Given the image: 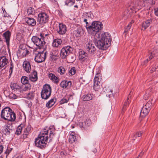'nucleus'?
Listing matches in <instances>:
<instances>
[{"label": "nucleus", "instance_id": "a878e982", "mask_svg": "<svg viewBox=\"0 0 158 158\" xmlns=\"http://www.w3.org/2000/svg\"><path fill=\"white\" fill-rule=\"evenodd\" d=\"M24 127V124H22L18 126L15 132V134L17 135L21 134L22 130H23Z\"/></svg>", "mask_w": 158, "mask_h": 158}, {"label": "nucleus", "instance_id": "4468645a", "mask_svg": "<svg viewBox=\"0 0 158 158\" xmlns=\"http://www.w3.org/2000/svg\"><path fill=\"white\" fill-rule=\"evenodd\" d=\"M72 85V82L70 81H63L60 84L61 87L63 88H69Z\"/></svg>", "mask_w": 158, "mask_h": 158}, {"label": "nucleus", "instance_id": "cd10ccee", "mask_svg": "<svg viewBox=\"0 0 158 158\" xmlns=\"http://www.w3.org/2000/svg\"><path fill=\"white\" fill-rule=\"evenodd\" d=\"M56 102V99L53 98L49 101L46 104V106L49 108L52 107L55 103Z\"/></svg>", "mask_w": 158, "mask_h": 158}, {"label": "nucleus", "instance_id": "20e7f679", "mask_svg": "<svg viewBox=\"0 0 158 158\" xmlns=\"http://www.w3.org/2000/svg\"><path fill=\"white\" fill-rule=\"evenodd\" d=\"M99 31L95 32V39H100L103 41L106 45H108L109 47L110 46L111 41V36L110 34L107 32L104 33H99Z\"/></svg>", "mask_w": 158, "mask_h": 158}, {"label": "nucleus", "instance_id": "a18cd8bd", "mask_svg": "<svg viewBox=\"0 0 158 158\" xmlns=\"http://www.w3.org/2000/svg\"><path fill=\"white\" fill-rule=\"evenodd\" d=\"M131 93V92L130 93ZM131 93H130L129 95H128L127 100L125 101L124 102V106L123 107V109L125 107L127 106L128 104L129 103L130 101L129 100V98H131Z\"/></svg>", "mask_w": 158, "mask_h": 158}, {"label": "nucleus", "instance_id": "f8f14e48", "mask_svg": "<svg viewBox=\"0 0 158 158\" xmlns=\"http://www.w3.org/2000/svg\"><path fill=\"white\" fill-rule=\"evenodd\" d=\"M56 31L60 35H63L67 31L66 25L62 23H59L58 27L56 29Z\"/></svg>", "mask_w": 158, "mask_h": 158}, {"label": "nucleus", "instance_id": "bb28decb", "mask_svg": "<svg viewBox=\"0 0 158 158\" xmlns=\"http://www.w3.org/2000/svg\"><path fill=\"white\" fill-rule=\"evenodd\" d=\"M152 22V19H148L144 22L142 24L143 27L144 28V29H145L149 26Z\"/></svg>", "mask_w": 158, "mask_h": 158}, {"label": "nucleus", "instance_id": "7c9ffc66", "mask_svg": "<svg viewBox=\"0 0 158 158\" xmlns=\"http://www.w3.org/2000/svg\"><path fill=\"white\" fill-rule=\"evenodd\" d=\"M57 72L61 75H62L65 73L66 69L63 66H61L58 68Z\"/></svg>", "mask_w": 158, "mask_h": 158}, {"label": "nucleus", "instance_id": "c9c22d12", "mask_svg": "<svg viewBox=\"0 0 158 158\" xmlns=\"http://www.w3.org/2000/svg\"><path fill=\"white\" fill-rule=\"evenodd\" d=\"M26 94L27 98L30 99H33L35 95V94L33 92H31L29 93H26Z\"/></svg>", "mask_w": 158, "mask_h": 158}, {"label": "nucleus", "instance_id": "4d7b16f0", "mask_svg": "<svg viewBox=\"0 0 158 158\" xmlns=\"http://www.w3.org/2000/svg\"><path fill=\"white\" fill-rule=\"evenodd\" d=\"M156 68L155 67H153L150 70V72L151 73H153L154 71H156Z\"/></svg>", "mask_w": 158, "mask_h": 158}, {"label": "nucleus", "instance_id": "0eeeda50", "mask_svg": "<svg viewBox=\"0 0 158 158\" xmlns=\"http://www.w3.org/2000/svg\"><path fill=\"white\" fill-rule=\"evenodd\" d=\"M46 51H43L39 52L37 54L35 53V60L37 63H41L44 61L46 57Z\"/></svg>", "mask_w": 158, "mask_h": 158}, {"label": "nucleus", "instance_id": "6ab92c4d", "mask_svg": "<svg viewBox=\"0 0 158 158\" xmlns=\"http://www.w3.org/2000/svg\"><path fill=\"white\" fill-rule=\"evenodd\" d=\"M26 23L29 26H34L35 25V20L32 18H27L25 20Z\"/></svg>", "mask_w": 158, "mask_h": 158}, {"label": "nucleus", "instance_id": "f03ea898", "mask_svg": "<svg viewBox=\"0 0 158 158\" xmlns=\"http://www.w3.org/2000/svg\"><path fill=\"white\" fill-rule=\"evenodd\" d=\"M88 20V19H85L84 22L85 23V27L89 33L94 34L95 32L98 31L102 28L103 24L101 22L94 21L91 25H89L87 22Z\"/></svg>", "mask_w": 158, "mask_h": 158}, {"label": "nucleus", "instance_id": "f257e3e1", "mask_svg": "<svg viewBox=\"0 0 158 158\" xmlns=\"http://www.w3.org/2000/svg\"><path fill=\"white\" fill-rule=\"evenodd\" d=\"M53 129L50 127L44 128L40 132L38 137L35 139V145L41 149L44 148L46 147L49 138L50 141L53 138L55 134Z\"/></svg>", "mask_w": 158, "mask_h": 158}, {"label": "nucleus", "instance_id": "f3484780", "mask_svg": "<svg viewBox=\"0 0 158 158\" xmlns=\"http://www.w3.org/2000/svg\"><path fill=\"white\" fill-rule=\"evenodd\" d=\"M62 43V41L60 39L57 38L54 39L52 43V46L54 47L57 48L61 45Z\"/></svg>", "mask_w": 158, "mask_h": 158}, {"label": "nucleus", "instance_id": "338daca9", "mask_svg": "<svg viewBox=\"0 0 158 158\" xmlns=\"http://www.w3.org/2000/svg\"><path fill=\"white\" fill-rule=\"evenodd\" d=\"M134 21L133 20H132L129 24H130V25L131 26V24L134 23Z\"/></svg>", "mask_w": 158, "mask_h": 158}, {"label": "nucleus", "instance_id": "a19ab883", "mask_svg": "<svg viewBox=\"0 0 158 158\" xmlns=\"http://www.w3.org/2000/svg\"><path fill=\"white\" fill-rule=\"evenodd\" d=\"M76 72V68L74 67L72 68L69 71V73L70 76H72L74 75Z\"/></svg>", "mask_w": 158, "mask_h": 158}, {"label": "nucleus", "instance_id": "c756f323", "mask_svg": "<svg viewBox=\"0 0 158 158\" xmlns=\"http://www.w3.org/2000/svg\"><path fill=\"white\" fill-rule=\"evenodd\" d=\"M93 97V94H87L84 95L82 97V98L84 101H89L92 100Z\"/></svg>", "mask_w": 158, "mask_h": 158}, {"label": "nucleus", "instance_id": "4be33fe9", "mask_svg": "<svg viewBox=\"0 0 158 158\" xmlns=\"http://www.w3.org/2000/svg\"><path fill=\"white\" fill-rule=\"evenodd\" d=\"M83 29L81 27H79L74 31L73 33L76 36L78 37L81 36V33Z\"/></svg>", "mask_w": 158, "mask_h": 158}, {"label": "nucleus", "instance_id": "09e8293b", "mask_svg": "<svg viewBox=\"0 0 158 158\" xmlns=\"http://www.w3.org/2000/svg\"><path fill=\"white\" fill-rule=\"evenodd\" d=\"M131 27V25L130 24H128L125 28L124 32L126 34L127 33L128 31L130 29Z\"/></svg>", "mask_w": 158, "mask_h": 158}, {"label": "nucleus", "instance_id": "9d476101", "mask_svg": "<svg viewBox=\"0 0 158 158\" xmlns=\"http://www.w3.org/2000/svg\"><path fill=\"white\" fill-rule=\"evenodd\" d=\"M85 47L87 51L90 54L93 55L96 53V49L94 44L92 42H88Z\"/></svg>", "mask_w": 158, "mask_h": 158}, {"label": "nucleus", "instance_id": "8fccbe9b", "mask_svg": "<svg viewBox=\"0 0 158 158\" xmlns=\"http://www.w3.org/2000/svg\"><path fill=\"white\" fill-rule=\"evenodd\" d=\"M68 101L69 99L67 100L64 98H63L60 101V103L61 104H62L65 103H67L68 102Z\"/></svg>", "mask_w": 158, "mask_h": 158}, {"label": "nucleus", "instance_id": "69168bd1", "mask_svg": "<svg viewBox=\"0 0 158 158\" xmlns=\"http://www.w3.org/2000/svg\"><path fill=\"white\" fill-rule=\"evenodd\" d=\"M149 60H149V58H147L146 59V60H145L144 61V64H145L146 63H147L148 62V61H149Z\"/></svg>", "mask_w": 158, "mask_h": 158}, {"label": "nucleus", "instance_id": "5fc2aeb1", "mask_svg": "<svg viewBox=\"0 0 158 158\" xmlns=\"http://www.w3.org/2000/svg\"><path fill=\"white\" fill-rule=\"evenodd\" d=\"M69 136H76L75 133L74 131H70L69 132Z\"/></svg>", "mask_w": 158, "mask_h": 158}, {"label": "nucleus", "instance_id": "13d9d810", "mask_svg": "<svg viewBox=\"0 0 158 158\" xmlns=\"http://www.w3.org/2000/svg\"><path fill=\"white\" fill-rule=\"evenodd\" d=\"M155 14L156 16H158V9H155Z\"/></svg>", "mask_w": 158, "mask_h": 158}, {"label": "nucleus", "instance_id": "c03bdc74", "mask_svg": "<svg viewBox=\"0 0 158 158\" xmlns=\"http://www.w3.org/2000/svg\"><path fill=\"white\" fill-rule=\"evenodd\" d=\"M84 127L87 128L91 124V121L89 119H86V121L84 122Z\"/></svg>", "mask_w": 158, "mask_h": 158}, {"label": "nucleus", "instance_id": "b1692460", "mask_svg": "<svg viewBox=\"0 0 158 158\" xmlns=\"http://www.w3.org/2000/svg\"><path fill=\"white\" fill-rule=\"evenodd\" d=\"M48 77L51 80L53 81L55 83H58V78L54 74L52 73H49L48 74Z\"/></svg>", "mask_w": 158, "mask_h": 158}, {"label": "nucleus", "instance_id": "58836bf2", "mask_svg": "<svg viewBox=\"0 0 158 158\" xmlns=\"http://www.w3.org/2000/svg\"><path fill=\"white\" fill-rule=\"evenodd\" d=\"M75 3V1L71 0H66L65 2V5L70 6H73Z\"/></svg>", "mask_w": 158, "mask_h": 158}, {"label": "nucleus", "instance_id": "864d4df0", "mask_svg": "<svg viewBox=\"0 0 158 158\" xmlns=\"http://www.w3.org/2000/svg\"><path fill=\"white\" fill-rule=\"evenodd\" d=\"M79 127L81 128H85L86 127H84V123L83 122H81L79 124Z\"/></svg>", "mask_w": 158, "mask_h": 158}, {"label": "nucleus", "instance_id": "7ed1b4c3", "mask_svg": "<svg viewBox=\"0 0 158 158\" xmlns=\"http://www.w3.org/2000/svg\"><path fill=\"white\" fill-rule=\"evenodd\" d=\"M0 116L1 118L8 121H14L16 119L15 114L9 107H5L2 110Z\"/></svg>", "mask_w": 158, "mask_h": 158}, {"label": "nucleus", "instance_id": "79ce46f5", "mask_svg": "<svg viewBox=\"0 0 158 158\" xmlns=\"http://www.w3.org/2000/svg\"><path fill=\"white\" fill-rule=\"evenodd\" d=\"M77 139L76 136H69V142L72 143L77 141Z\"/></svg>", "mask_w": 158, "mask_h": 158}, {"label": "nucleus", "instance_id": "393cba45", "mask_svg": "<svg viewBox=\"0 0 158 158\" xmlns=\"http://www.w3.org/2000/svg\"><path fill=\"white\" fill-rule=\"evenodd\" d=\"M101 85L100 83L94 82L93 89L96 91H99L102 89Z\"/></svg>", "mask_w": 158, "mask_h": 158}, {"label": "nucleus", "instance_id": "603ef678", "mask_svg": "<svg viewBox=\"0 0 158 158\" xmlns=\"http://www.w3.org/2000/svg\"><path fill=\"white\" fill-rule=\"evenodd\" d=\"M143 133V132L141 131H139L136 132V133H134V135L135 136V135H137V136L138 137H139L141 136Z\"/></svg>", "mask_w": 158, "mask_h": 158}, {"label": "nucleus", "instance_id": "39448f33", "mask_svg": "<svg viewBox=\"0 0 158 158\" xmlns=\"http://www.w3.org/2000/svg\"><path fill=\"white\" fill-rule=\"evenodd\" d=\"M52 89L50 85L48 84L44 85L41 93L42 98L45 100L47 99L51 96Z\"/></svg>", "mask_w": 158, "mask_h": 158}, {"label": "nucleus", "instance_id": "423d86ee", "mask_svg": "<svg viewBox=\"0 0 158 158\" xmlns=\"http://www.w3.org/2000/svg\"><path fill=\"white\" fill-rule=\"evenodd\" d=\"M49 19V16L46 13L40 12L38 15L37 21L39 23L44 24L48 22Z\"/></svg>", "mask_w": 158, "mask_h": 158}, {"label": "nucleus", "instance_id": "6e6d98bb", "mask_svg": "<svg viewBox=\"0 0 158 158\" xmlns=\"http://www.w3.org/2000/svg\"><path fill=\"white\" fill-rule=\"evenodd\" d=\"M4 147L3 145L0 143V154L3 152Z\"/></svg>", "mask_w": 158, "mask_h": 158}, {"label": "nucleus", "instance_id": "0e129e2a", "mask_svg": "<svg viewBox=\"0 0 158 158\" xmlns=\"http://www.w3.org/2000/svg\"><path fill=\"white\" fill-rule=\"evenodd\" d=\"M153 58V56L152 55H151L148 58L149 60H151Z\"/></svg>", "mask_w": 158, "mask_h": 158}, {"label": "nucleus", "instance_id": "bf43d9fd", "mask_svg": "<svg viewBox=\"0 0 158 158\" xmlns=\"http://www.w3.org/2000/svg\"><path fill=\"white\" fill-rule=\"evenodd\" d=\"M61 115H62V116H61V117L62 118H64L66 116V115L64 111H63V112H61Z\"/></svg>", "mask_w": 158, "mask_h": 158}, {"label": "nucleus", "instance_id": "e2e57ef3", "mask_svg": "<svg viewBox=\"0 0 158 158\" xmlns=\"http://www.w3.org/2000/svg\"><path fill=\"white\" fill-rule=\"evenodd\" d=\"M12 71H13V69H12V67H11L10 66V70H9V72H10V75H11V73H12Z\"/></svg>", "mask_w": 158, "mask_h": 158}, {"label": "nucleus", "instance_id": "72a5a7b5", "mask_svg": "<svg viewBox=\"0 0 158 158\" xmlns=\"http://www.w3.org/2000/svg\"><path fill=\"white\" fill-rule=\"evenodd\" d=\"M100 77V73H97L94 78V82L100 83V81L101 80V78Z\"/></svg>", "mask_w": 158, "mask_h": 158}, {"label": "nucleus", "instance_id": "5701e85b", "mask_svg": "<svg viewBox=\"0 0 158 158\" xmlns=\"http://www.w3.org/2000/svg\"><path fill=\"white\" fill-rule=\"evenodd\" d=\"M149 110L143 107L140 113V118H144L145 117L148 113Z\"/></svg>", "mask_w": 158, "mask_h": 158}, {"label": "nucleus", "instance_id": "f704fd0d", "mask_svg": "<svg viewBox=\"0 0 158 158\" xmlns=\"http://www.w3.org/2000/svg\"><path fill=\"white\" fill-rule=\"evenodd\" d=\"M18 51H20V53L23 56H26L29 53V51L25 48L23 49H21L19 50Z\"/></svg>", "mask_w": 158, "mask_h": 158}, {"label": "nucleus", "instance_id": "2f4dec72", "mask_svg": "<svg viewBox=\"0 0 158 158\" xmlns=\"http://www.w3.org/2000/svg\"><path fill=\"white\" fill-rule=\"evenodd\" d=\"M10 86L12 89L14 90L19 89L20 88V86L18 85L17 83L11 82L10 84Z\"/></svg>", "mask_w": 158, "mask_h": 158}, {"label": "nucleus", "instance_id": "6e6552de", "mask_svg": "<svg viewBox=\"0 0 158 158\" xmlns=\"http://www.w3.org/2000/svg\"><path fill=\"white\" fill-rule=\"evenodd\" d=\"M31 40L34 44L38 47L40 49L41 48L45 43L43 39L40 38L37 36H33Z\"/></svg>", "mask_w": 158, "mask_h": 158}, {"label": "nucleus", "instance_id": "c85d7f7f", "mask_svg": "<svg viewBox=\"0 0 158 158\" xmlns=\"http://www.w3.org/2000/svg\"><path fill=\"white\" fill-rule=\"evenodd\" d=\"M11 130L10 125H7L5 126L3 132L6 135H9Z\"/></svg>", "mask_w": 158, "mask_h": 158}, {"label": "nucleus", "instance_id": "ea45409f", "mask_svg": "<svg viewBox=\"0 0 158 158\" xmlns=\"http://www.w3.org/2000/svg\"><path fill=\"white\" fill-rule=\"evenodd\" d=\"M35 12L34 9L32 7H30L27 10V13L28 15H33L35 14Z\"/></svg>", "mask_w": 158, "mask_h": 158}, {"label": "nucleus", "instance_id": "2eb2a0df", "mask_svg": "<svg viewBox=\"0 0 158 158\" xmlns=\"http://www.w3.org/2000/svg\"><path fill=\"white\" fill-rule=\"evenodd\" d=\"M24 70L26 72L30 73L31 71V66L30 62L27 61H24L23 64Z\"/></svg>", "mask_w": 158, "mask_h": 158}, {"label": "nucleus", "instance_id": "e433bc0d", "mask_svg": "<svg viewBox=\"0 0 158 158\" xmlns=\"http://www.w3.org/2000/svg\"><path fill=\"white\" fill-rule=\"evenodd\" d=\"M106 93V96L109 98L111 97H113L114 95L113 94H112V90H110L109 89H106V91L105 92Z\"/></svg>", "mask_w": 158, "mask_h": 158}, {"label": "nucleus", "instance_id": "4c0bfd02", "mask_svg": "<svg viewBox=\"0 0 158 158\" xmlns=\"http://www.w3.org/2000/svg\"><path fill=\"white\" fill-rule=\"evenodd\" d=\"M152 106V102L150 101H148L146 104V105L143 106V107L146 108L148 110H150Z\"/></svg>", "mask_w": 158, "mask_h": 158}, {"label": "nucleus", "instance_id": "412c9836", "mask_svg": "<svg viewBox=\"0 0 158 158\" xmlns=\"http://www.w3.org/2000/svg\"><path fill=\"white\" fill-rule=\"evenodd\" d=\"M79 59L80 60H88V58L87 56V54L86 52L84 51H81L79 53Z\"/></svg>", "mask_w": 158, "mask_h": 158}, {"label": "nucleus", "instance_id": "37998d69", "mask_svg": "<svg viewBox=\"0 0 158 158\" xmlns=\"http://www.w3.org/2000/svg\"><path fill=\"white\" fill-rule=\"evenodd\" d=\"M86 19H87L89 20L90 19H93L94 17V16L93 14H92L91 12L87 13L86 15Z\"/></svg>", "mask_w": 158, "mask_h": 158}, {"label": "nucleus", "instance_id": "49530a36", "mask_svg": "<svg viewBox=\"0 0 158 158\" xmlns=\"http://www.w3.org/2000/svg\"><path fill=\"white\" fill-rule=\"evenodd\" d=\"M12 150V148H10L8 147H7L6 151L4 152V153L6 155V157H7V156L9 154L10 152Z\"/></svg>", "mask_w": 158, "mask_h": 158}, {"label": "nucleus", "instance_id": "473e14b6", "mask_svg": "<svg viewBox=\"0 0 158 158\" xmlns=\"http://www.w3.org/2000/svg\"><path fill=\"white\" fill-rule=\"evenodd\" d=\"M21 83L24 84H28V77L24 76L22 77L21 79Z\"/></svg>", "mask_w": 158, "mask_h": 158}, {"label": "nucleus", "instance_id": "052dcab7", "mask_svg": "<svg viewBox=\"0 0 158 158\" xmlns=\"http://www.w3.org/2000/svg\"><path fill=\"white\" fill-rule=\"evenodd\" d=\"M44 34L43 33H40V38H42V39H44Z\"/></svg>", "mask_w": 158, "mask_h": 158}, {"label": "nucleus", "instance_id": "774afa93", "mask_svg": "<svg viewBox=\"0 0 158 158\" xmlns=\"http://www.w3.org/2000/svg\"><path fill=\"white\" fill-rule=\"evenodd\" d=\"M143 155V153L141 152L140 153V154L139 155L138 157L139 158V157Z\"/></svg>", "mask_w": 158, "mask_h": 158}, {"label": "nucleus", "instance_id": "680f3d73", "mask_svg": "<svg viewBox=\"0 0 158 158\" xmlns=\"http://www.w3.org/2000/svg\"><path fill=\"white\" fill-rule=\"evenodd\" d=\"M134 133L133 134L132 138H133V139L134 140H135V139L137 137V135H135V136H134Z\"/></svg>", "mask_w": 158, "mask_h": 158}, {"label": "nucleus", "instance_id": "ddd939ff", "mask_svg": "<svg viewBox=\"0 0 158 158\" xmlns=\"http://www.w3.org/2000/svg\"><path fill=\"white\" fill-rule=\"evenodd\" d=\"M8 59L6 57L2 56L0 57V67L5 68L8 65Z\"/></svg>", "mask_w": 158, "mask_h": 158}, {"label": "nucleus", "instance_id": "aec40b11", "mask_svg": "<svg viewBox=\"0 0 158 158\" xmlns=\"http://www.w3.org/2000/svg\"><path fill=\"white\" fill-rule=\"evenodd\" d=\"M23 129L24 130L23 133V136L26 137L27 135L31 132V126L28 125L25 127L24 125Z\"/></svg>", "mask_w": 158, "mask_h": 158}, {"label": "nucleus", "instance_id": "de8ad7c7", "mask_svg": "<svg viewBox=\"0 0 158 158\" xmlns=\"http://www.w3.org/2000/svg\"><path fill=\"white\" fill-rule=\"evenodd\" d=\"M9 97L10 99H15L17 98V96L13 93L10 94L9 95Z\"/></svg>", "mask_w": 158, "mask_h": 158}, {"label": "nucleus", "instance_id": "a211bd4d", "mask_svg": "<svg viewBox=\"0 0 158 158\" xmlns=\"http://www.w3.org/2000/svg\"><path fill=\"white\" fill-rule=\"evenodd\" d=\"M3 36L5 39L7 45L8 46L9 45V41L10 36V33L8 31L5 32L3 34Z\"/></svg>", "mask_w": 158, "mask_h": 158}, {"label": "nucleus", "instance_id": "1a4fd4ad", "mask_svg": "<svg viewBox=\"0 0 158 158\" xmlns=\"http://www.w3.org/2000/svg\"><path fill=\"white\" fill-rule=\"evenodd\" d=\"M73 51V48L70 46H65L61 49L60 52V56L61 57L64 59L70 54Z\"/></svg>", "mask_w": 158, "mask_h": 158}, {"label": "nucleus", "instance_id": "9b49d317", "mask_svg": "<svg viewBox=\"0 0 158 158\" xmlns=\"http://www.w3.org/2000/svg\"><path fill=\"white\" fill-rule=\"evenodd\" d=\"M96 46L99 49L105 50L109 47L108 45H106V44L102 41L98 39L97 42L95 43Z\"/></svg>", "mask_w": 158, "mask_h": 158}, {"label": "nucleus", "instance_id": "3c124183", "mask_svg": "<svg viewBox=\"0 0 158 158\" xmlns=\"http://www.w3.org/2000/svg\"><path fill=\"white\" fill-rule=\"evenodd\" d=\"M31 85L29 84H28L27 85H25L23 89L24 90H27L28 89H31Z\"/></svg>", "mask_w": 158, "mask_h": 158}, {"label": "nucleus", "instance_id": "dca6fc26", "mask_svg": "<svg viewBox=\"0 0 158 158\" xmlns=\"http://www.w3.org/2000/svg\"><path fill=\"white\" fill-rule=\"evenodd\" d=\"M29 80L32 82H35L37 80V74L36 71H33L29 76Z\"/></svg>", "mask_w": 158, "mask_h": 158}]
</instances>
